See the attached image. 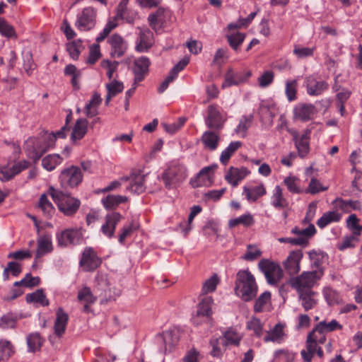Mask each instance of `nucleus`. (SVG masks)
I'll use <instances>...</instances> for the list:
<instances>
[{
  "label": "nucleus",
  "instance_id": "obj_1",
  "mask_svg": "<svg viewBox=\"0 0 362 362\" xmlns=\"http://www.w3.org/2000/svg\"><path fill=\"white\" fill-rule=\"evenodd\" d=\"M255 277L248 269L239 270L235 276V293L243 301L252 300L257 293Z\"/></svg>",
  "mask_w": 362,
  "mask_h": 362
},
{
  "label": "nucleus",
  "instance_id": "obj_2",
  "mask_svg": "<svg viewBox=\"0 0 362 362\" xmlns=\"http://www.w3.org/2000/svg\"><path fill=\"white\" fill-rule=\"evenodd\" d=\"M49 192L59 210L65 216H71L77 212L81 205L79 199L52 187H49Z\"/></svg>",
  "mask_w": 362,
  "mask_h": 362
},
{
  "label": "nucleus",
  "instance_id": "obj_3",
  "mask_svg": "<svg viewBox=\"0 0 362 362\" xmlns=\"http://www.w3.org/2000/svg\"><path fill=\"white\" fill-rule=\"evenodd\" d=\"M186 177V168L183 165L177 163H171L162 175V180L168 189L176 187Z\"/></svg>",
  "mask_w": 362,
  "mask_h": 362
},
{
  "label": "nucleus",
  "instance_id": "obj_4",
  "mask_svg": "<svg viewBox=\"0 0 362 362\" xmlns=\"http://www.w3.org/2000/svg\"><path fill=\"white\" fill-rule=\"evenodd\" d=\"M323 275V269L303 272L291 280V285L298 292L312 291L311 288Z\"/></svg>",
  "mask_w": 362,
  "mask_h": 362
},
{
  "label": "nucleus",
  "instance_id": "obj_5",
  "mask_svg": "<svg viewBox=\"0 0 362 362\" xmlns=\"http://www.w3.org/2000/svg\"><path fill=\"white\" fill-rule=\"evenodd\" d=\"M98 11L93 6H87L78 14L75 26L80 31H89L96 25Z\"/></svg>",
  "mask_w": 362,
  "mask_h": 362
},
{
  "label": "nucleus",
  "instance_id": "obj_6",
  "mask_svg": "<svg viewBox=\"0 0 362 362\" xmlns=\"http://www.w3.org/2000/svg\"><path fill=\"white\" fill-rule=\"evenodd\" d=\"M258 267L264 273L269 284H277L283 276V270L280 265L269 259H263L260 260Z\"/></svg>",
  "mask_w": 362,
  "mask_h": 362
},
{
  "label": "nucleus",
  "instance_id": "obj_7",
  "mask_svg": "<svg viewBox=\"0 0 362 362\" xmlns=\"http://www.w3.org/2000/svg\"><path fill=\"white\" fill-rule=\"evenodd\" d=\"M227 120V114L221 112V108L216 104L209 105L205 117V124L208 128L216 131L223 129Z\"/></svg>",
  "mask_w": 362,
  "mask_h": 362
},
{
  "label": "nucleus",
  "instance_id": "obj_8",
  "mask_svg": "<svg viewBox=\"0 0 362 362\" xmlns=\"http://www.w3.org/2000/svg\"><path fill=\"white\" fill-rule=\"evenodd\" d=\"M102 264V259L92 247H86L79 262L84 272H93Z\"/></svg>",
  "mask_w": 362,
  "mask_h": 362
},
{
  "label": "nucleus",
  "instance_id": "obj_9",
  "mask_svg": "<svg viewBox=\"0 0 362 362\" xmlns=\"http://www.w3.org/2000/svg\"><path fill=\"white\" fill-rule=\"evenodd\" d=\"M325 341V337L319 336L312 331L307 337L306 349H303L300 352L304 362H311L313 354H315L319 344H324Z\"/></svg>",
  "mask_w": 362,
  "mask_h": 362
},
{
  "label": "nucleus",
  "instance_id": "obj_10",
  "mask_svg": "<svg viewBox=\"0 0 362 362\" xmlns=\"http://www.w3.org/2000/svg\"><path fill=\"white\" fill-rule=\"evenodd\" d=\"M59 179L62 187H74L81 182L83 175L79 168L71 166L61 173Z\"/></svg>",
  "mask_w": 362,
  "mask_h": 362
},
{
  "label": "nucleus",
  "instance_id": "obj_11",
  "mask_svg": "<svg viewBox=\"0 0 362 362\" xmlns=\"http://www.w3.org/2000/svg\"><path fill=\"white\" fill-rule=\"evenodd\" d=\"M217 167L216 164H214L203 168L196 177L191 180L190 183L192 186L194 188L202 186H211L214 182V173Z\"/></svg>",
  "mask_w": 362,
  "mask_h": 362
},
{
  "label": "nucleus",
  "instance_id": "obj_12",
  "mask_svg": "<svg viewBox=\"0 0 362 362\" xmlns=\"http://www.w3.org/2000/svg\"><path fill=\"white\" fill-rule=\"evenodd\" d=\"M107 42L110 47V54L114 58L124 56L128 49L127 40L117 33L110 35Z\"/></svg>",
  "mask_w": 362,
  "mask_h": 362
},
{
  "label": "nucleus",
  "instance_id": "obj_13",
  "mask_svg": "<svg viewBox=\"0 0 362 362\" xmlns=\"http://www.w3.org/2000/svg\"><path fill=\"white\" fill-rule=\"evenodd\" d=\"M310 130L308 129L304 130L301 135L296 131L291 133L296 148L298 150V155L302 158H305L310 151Z\"/></svg>",
  "mask_w": 362,
  "mask_h": 362
},
{
  "label": "nucleus",
  "instance_id": "obj_14",
  "mask_svg": "<svg viewBox=\"0 0 362 362\" xmlns=\"http://www.w3.org/2000/svg\"><path fill=\"white\" fill-rule=\"evenodd\" d=\"M31 165V163L27 160H21L14 162L12 165L3 167L1 169V177L4 181H8L13 178L22 171L28 169Z\"/></svg>",
  "mask_w": 362,
  "mask_h": 362
},
{
  "label": "nucleus",
  "instance_id": "obj_15",
  "mask_svg": "<svg viewBox=\"0 0 362 362\" xmlns=\"http://www.w3.org/2000/svg\"><path fill=\"white\" fill-rule=\"evenodd\" d=\"M303 257L301 250H292L283 262L286 272L290 275H295L300 270V261Z\"/></svg>",
  "mask_w": 362,
  "mask_h": 362
},
{
  "label": "nucleus",
  "instance_id": "obj_16",
  "mask_svg": "<svg viewBox=\"0 0 362 362\" xmlns=\"http://www.w3.org/2000/svg\"><path fill=\"white\" fill-rule=\"evenodd\" d=\"M25 150L34 160H39L47 151L41 136L29 138L25 141Z\"/></svg>",
  "mask_w": 362,
  "mask_h": 362
},
{
  "label": "nucleus",
  "instance_id": "obj_17",
  "mask_svg": "<svg viewBox=\"0 0 362 362\" xmlns=\"http://www.w3.org/2000/svg\"><path fill=\"white\" fill-rule=\"evenodd\" d=\"M82 228H71L66 229L58 235V243L60 245L67 246L76 244L82 238Z\"/></svg>",
  "mask_w": 362,
  "mask_h": 362
},
{
  "label": "nucleus",
  "instance_id": "obj_18",
  "mask_svg": "<svg viewBox=\"0 0 362 362\" xmlns=\"http://www.w3.org/2000/svg\"><path fill=\"white\" fill-rule=\"evenodd\" d=\"M317 113V109L313 104L300 103L293 108V117L296 119L308 122Z\"/></svg>",
  "mask_w": 362,
  "mask_h": 362
},
{
  "label": "nucleus",
  "instance_id": "obj_19",
  "mask_svg": "<svg viewBox=\"0 0 362 362\" xmlns=\"http://www.w3.org/2000/svg\"><path fill=\"white\" fill-rule=\"evenodd\" d=\"M151 64L149 59L146 57H141L134 60L133 73L134 74V85L142 81L148 74Z\"/></svg>",
  "mask_w": 362,
  "mask_h": 362
},
{
  "label": "nucleus",
  "instance_id": "obj_20",
  "mask_svg": "<svg viewBox=\"0 0 362 362\" xmlns=\"http://www.w3.org/2000/svg\"><path fill=\"white\" fill-rule=\"evenodd\" d=\"M250 173V171L245 167H230L225 174V180L228 184L235 187Z\"/></svg>",
  "mask_w": 362,
  "mask_h": 362
},
{
  "label": "nucleus",
  "instance_id": "obj_21",
  "mask_svg": "<svg viewBox=\"0 0 362 362\" xmlns=\"http://www.w3.org/2000/svg\"><path fill=\"white\" fill-rule=\"evenodd\" d=\"M123 216L118 212H112L105 216V222L101 227L103 233L108 238L114 235L116 226L122 221Z\"/></svg>",
  "mask_w": 362,
  "mask_h": 362
},
{
  "label": "nucleus",
  "instance_id": "obj_22",
  "mask_svg": "<svg viewBox=\"0 0 362 362\" xmlns=\"http://www.w3.org/2000/svg\"><path fill=\"white\" fill-rule=\"evenodd\" d=\"M77 300L83 305V312L90 313V308L96 302L97 297L93 295L89 287L84 286L78 290Z\"/></svg>",
  "mask_w": 362,
  "mask_h": 362
},
{
  "label": "nucleus",
  "instance_id": "obj_23",
  "mask_svg": "<svg viewBox=\"0 0 362 362\" xmlns=\"http://www.w3.org/2000/svg\"><path fill=\"white\" fill-rule=\"evenodd\" d=\"M153 33L148 30H141L136 45V50L139 52H147L153 45Z\"/></svg>",
  "mask_w": 362,
  "mask_h": 362
},
{
  "label": "nucleus",
  "instance_id": "obj_24",
  "mask_svg": "<svg viewBox=\"0 0 362 362\" xmlns=\"http://www.w3.org/2000/svg\"><path fill=\"white\" fill-rule=\"evenodd\" d=\"M306 88L310 95H319L327 89L328 84L310 76L306 78Z\"/></svg>",
  "mask_w": 362,
  "mask_h": 362
},
{
  "label": "nucleus",
  "instance_id": "obj_25",
  "mask_svg": "<svg viewBox=\"0 0 362 362\" xmlns=\"http://www.w3.org/2000/svg\"><path fill=\"white\" fill-rule=\"evenodd\" d=\"M341 329L342 325L336 320H332L329 322L325 320L320 322L315 326L313 331L315 334L326 338L327 333L334 332L335 330H341Z\"/></svg>",
  "mask_w": 362,
  "mask_h": 362
},
{
  "label": "nucleus",
  "instance_id": "obj_26",
  "mask_svg": "<svg viewBox=\"0 0 362 362\" xmlns=\"http://www.w3.org/2000/svg\"><path fill=\"white\" fill-rule=\"evenodd\" d=\"M69 321V315L63 309L59 308L56 312V320L54 325V334L61 337L65 332Z\"/></svg>",
  "mask_w": 362,
  "mask_h": 362
},
{
  "label": "nucleus",
  "instance_id": "obj_27",
  "mask_svg": "<svg viewBox=\"0 0 362 362\" xmlns=\"http://www.w3.org/2000/svg\"><path fill=\"white\" fill-rule=\"evenodd\" d=\"M168 11L163 8H158L154 13L149 15L148 20L150 26L156 32H158L165 23Z\"/></svg>",
  "mask_w": 362,
  "mask_h": 362
},
{
  "label": "nucleus",
  "instance_id": "obj_28",
  "mask_svg": "<svg viewBox=\"0 0 362 362\" xmlns=\"http://www.w3.org/2000/svg\"><path fill=\"white\" fill-rule=\"evenodd\" d=\"M251 76V73L248 71L246 76H243L241 73L234 72L230 69L225 74V80L222 84V88H226L234 85H238L246 81Z\"/></svg>",
  "mask_w": 362,
  "mask_h": 362
},
{
  "label": "nucleus",
  "instance_id": "obj_29",
  "mask_svg": "<svg viewBox=\"0 0 362 362\" xmlns=\"http://www.w3.org/2000/svg\"><path fill=\"white\" fill-rule=\"evenodd\" d=\"M201 141L205 149L214 151L218 146L220 136L214 131H206L201 137Z\"/></svg>",
  "mask_w": 362,
  "mask_h": 362
},
{
  "label": "nucleus",
  "instance_id": "obj_30",
  "mask_svg": "<svg viewBox=\"0 0 362 362\" xmlns=\"http://www.w3.org/2000/svg\"><path fill=\"white\" fill-rule=\"evenodd\" d=\"M243 193L245 194L248 202H255L259 198L266 194L267 190L264 184L260 183L258 185L252 187L245 186L243 187Z\"/></svg>",
  "mask_w": 362,
  "mask_h": 362
},
{
  "label": "nucleus",
  "instance_id": "obj_31",
  "mask_svg": "<svg viewBox=\"0 0 362 362\" xmlns=\"http://www.w3.org/2000/svg\"><path fill=\"white\" fill-rule=\"evenodd\" d=\"M88 122L85 118L77 119L73 127L71 139L73 141L82 139L88 132Z\"/></svg>",
  "mask_w": 362,
  "mask_h": 362
},
{
  "label": "nucleus",
  "instance_id": "obj_32",
  "mask_svg": "<svg viewBox=\"0 0 362 362\" xmlns=\"http://www.w3.org/2000/svg\"><path fill=\"white\" fill-rule=\"evenodd\" d=\"M128 201V197L122 195L108 194L103 197L101 202L107 210L116 209L119 204L126 203Z\"/></svg>",
  "mask_w": 362,
  "mask_h": 362
},
{
  "label": "nucleus",
  "instance_id": "obj_33",
  "mask_svg": "<svg viewBox=\"0 0 362 362\" xmlns=\"http://www.w3.org/2000/svg\"><path fill=\"white\" fill-rule=\"evenodd\" d=\"M68 131V128L66 124L62 127V129L56 132H45L44 133L41 137L42 139L43 143L45 144L47 150L49 148H52L54 146L55 141L57 137L59 138H64L66 135V132Z\"/></svg>",
  "mask_w": 362,
  "mask_h": 362
},
{
  "label": "nucleus",
  "instance_id": "obj_34",
  "mask_svg": "<svg viewBox=\"0 0 362 362\" xmlns=\"http://www.w3.org/2000/svg\"><path fill=\"white\" fill-rule=\"evenodd\" d=\"M285 325L282 323H277L273 329L268 331L264 337L265 342L272 341L280 343L284 337Z\"/></svg>",
  "mask_w": 362,
  "mask_h": 362
},
{
  "label": "nucleus",
  "instance_id": "obj_35",
  "mask_svg": "<svg viewBox=\"0 0 362 362\" xmlns=\"http://www.w3.org/2000/svg\"><path fill=\"white\" fill-rule=\"evenodd\" d=\"M341 217L342 214L334 209L323 214V215L317 220L316 223L319 228H324L332 223L340 221Z\"/></svg>",
  "mask_w": 362,
  "mask_h": 362
},
{
  "label": "nucleus",
  "instance_id": "obj_36",
  "mask_svg": "<svg viewBox=\"0 0 362 362\" xmlns=\"http://www.w3.org/2000/svg\"><path fill=\"white\" fill-rule=\"evenodd\" d=\"M301 305L305 311L313 308L317 303V293L313 291L298 292Z\"/></svg>",
  "mask_w": 362,
  "mask_h": 362
},
{
  "label": "nucleus",
  "instance_id": "obj_37",
  "mask_svg": "<svg viewBox=\"0 0 362 362\" xmlns=\"http://www.w3.org/2000/svg\"><path fill=\"white\" fill-rule=\"evenodd\" d=\"M28 351L35 353L40 351L44 342L45 339L38 332L30 333L26 338Z\"/></svg>",
  "mask_w": 362,
  "mask_h": 362
},
{
  "label": "nucleus",
  "instance_id": "obj_38",
  "mask_svg": "<svg viewBox=\"0 0 362 362\" xmlns=\"http://www.w3.org/2000/svg\"><path fill=\"white\" fill-rule=\"evenodd\" d=\"M102 102L100 95L95 92L93 94L90 101L84 107V113L88 117H93L98 114V106Z\"/></svg>",
  "mask_w": 362,
  "mask_h": 362
},
{
  "label": "nucleus",
  "instance_id": "obj_39",
  "mask_svg": "<svg viewBox=\"0 0 362 362\" xmlns=\"http://www.w3.org/2000/svg\"><path fill=\"white\" fill-rule=\"evenodd\" d=\"M105 87L107 91V94L105 98V105H108L112 98L122 92L124 85L122 82L114 79L107 83L105 85Z\"/></svg>",
  "mask_w": 362,
  "mask_h": 362
},
{
  "label": "nucleus",
  "instance_id": "obj_40",
  "mask_svg": "<svg viewBox=\"0 0 362 362\" xmlns=\"http://www.w3.org/2000/svg\"><path fill=\"white\" fill-rule=\"evenodd\" d=\"M236 29L228 30V33L226 35V39L230 46L236 52L239 50L240 46L243 42L245 35V33H240L235 30Z\"/></svg>",
  "mask_w": 362,
  "mask_h": 362
},
{
  "label": "nucleus",
  "instance_id": "obj_41",
  "mask_svg": "<svg viewBox=\"0 0 362 362\" xmlns=\"http://www.w3.org/2000/svg\"><path fill=\"white\" fill-rule=\"evenodd\" d=\"M272 204L276 209H281L288 206V200L283 195V190L279 186H276L272 197Z\"/></svg>",
  "mask_w": 362,
  "mask_h": 362
},
{
  "label": "nucleus",
  "instance_id": "obj_42",
  "mask_svg": "<svg viewBox=\"0 0 362 362\" xmlns=\"http://www.w3.org/2000/svg\"><path fill=\"white\" fill-rule=\"evenodd\" d=\"M214 303V300L211 296H205L202 298L201 301L197 305V313H199V315H204L208 317H212L213 310H212V304Z\"/></svg>",
  "mask_w": 362,
  "mask_h": 362
},
{
  "label": "nucleus",
  "instance_id": "obj_43",
  "mask_svg": "<svg viewBox=\"0 0 362 362\" xmlns=\"http://www.w3.org/2000/svg\"><path fill=\"white\" fill-rule=\"evenodd\" d=\"M53 249L52 240L49 237L44 236L37 241V249L35 254V258L38 259L47 253L52 252Z\"/></svg>",
  "mask_w": 362,
  "mask_h": 362
},
{
  "label": "nucleus",
  "instance_id": "obj_44",
  "mask_svg": "<svg viewBox=\"0 0 362 362\" xmlns=\"http://www.w3.org/2000/svg\"><path fill=\"white\" fill-rule=\"evenodd\" d=\"M254 217L249 213L243 214L239 217L232 218L228 221V226L230 228H234L239 225H242L245 228H248L254 225Z\"/></svg>",
  "mask_w": 362,
  "mask_h": 362
},
{
  "label": "nucleus",
  "instance_id": "obj_45",
  "mask_svg": "<svg viewBox=\"0 0 362 362\" xmlns=\"http://www.w3.org/2000/svg\"><path fill=\"white\" fill-rule=\"evenodd\" d=\"M14 353L15 349L11 341L0 340V362H7Z\"/></svg>",
  "mask_w": 362,
  "mask_h": 362
},
{
  "label": "nucleus",
  "instance_id": "obj_46",
  "mask_svg": "<svg viewBox=\"0 0 362 362\" xmlns=\"http://www.w3.org/2000/svg\"><path fill=\"white\" fill-rule=\"evenodd\" d=\"M144 180V175L140 174L135 175L134 177H131L129 185L127 189L134 193H142L145 189Z\"/></svg>",
  "mask_w": 362,
  "mask_h": 362
},
{
  "label": "nucleus",
  "instance_id": "obj_47",
  "mask_svg": "<svg viewBox=\"0 0 362 362\" xmlns=\"http://www.w3.org/2000/svg\"><path fill=\"white\" fill-rule=\"evenodd\" d=\"M38 209L41 210L45 217L47 218L52 216L55 211L54 207L49 201L45 194H42L39 199Z\"/></svg>",
  "mask_w": 362,
  "mask_h": 362
},
{
  "label": "nucleus",
  "instance_id": "obj_48",
  "mask_svg": "<svg viewBox=\"0 0 362 362\" xmlns=\"http://www.w3.org/2000/svg\"><path fill=\"white\" fill-rule=\"evenodd\" d=\"M262 255V252L257 245L249 244L241 258L245 261L253 262L259 259Z\"/></svg>",
  "mask_w": 362,
  "mask_h": 362
},
{
  "label": "nucleus",
  "instance_id": "obj_49",
  "mask_svg": "<svg viewBox=\"0 0 362 362\" xmlns=\"http://www.w3.org/2000/svg\"><path fill=\"white\" fill-rule=\"evenodd\" d=\"M242 146L240 141L231 142L228 146L222 151L220 156V161L222 164L226 165L231 156L235 153V151Z\"/></svg>",
  "mask_w": 362,
  "mask_h": 362
},
{
  "label": "nucleus",
  "instance_id": "obj_50",
  "mask_svg": "<svg viewBox=\"0 0 362 362\" xmlns=\"http://www.w3.org/2000/svg\"><path fill=\"white\" fill-rule=\"evenodd\" d=\"M63 160L59 154H49L42 160V165L48 171L54 170Z\"/></svg>",
  "mask_w": 362,
  "mask_h": 362
},
{
  "label": "nucleus",
  "instance_id": "obj_51",
  "mask_svg": "<svg viewBox=\"0 0 362 362\" xmlns=\"http://www.w3.org/2000/svg\"><path fill=\"white\" fill-rule=\"evenodd\" d=\"M292 233L298 235L300 238H306L307 245L309 244V239L316 233V229L313 223L308 224V226L304 229H300L295 227L291 230Z\"/></svg>",
  "mask_w": 362,
  "mask_h": 362
},
{
  "label": "nucleus",
  "instance_id": "obj_52",
  "mask_svg": "<svg viewBox=\"0 0 362 362\" xmlns=\"http://www.w3.org/2000/svg\"><path fill=\"white\" fill-rule=\"evenodd\" d=\"M242 335L233 328H229L224 332L225 345L238 346L242 339Z\"/></svg>",
  "mask_w": 362,
  "mask_h": 362
},
{
  "label": "nucleus",
  "instance_id": "obj_53",
  "mask_svg": "<svg viewBox=\"0 0 362 362\" xmlns=\"http://www.w3.org/2000/svg\"><path fill=\"white\" fill-rule=\"evenodd\" d=\"M298 83L297 79L287 80L285 84V93L288 101H293L297 98Z\"/></svg>",
  "mask_w": 362,
  "mask_h": 362
},
{
  "label": "nucleus",
  "instance_id": "obj_54",
  "mask_svg": "<svg viewBox=\"0 0 362 362\" xmlns=\"http://www.w3.org/2000/svg\"><path fill=\"white\" fill-rule=\"evenodd\" d=\"M219 283L220 279L218 275L216 274H213L203 283L202 293L203 294H207L214 292Z\"/></svg>",
  "mask_w": 362,
  "mask_h": 362
},
{
  "label": "nucleus",
  "instance_id": "obj_55",
  "mask_svg": "<svg viewBox=\"0 0 362 362\" xmlns=\"http://www.w3.org/2000/svg\"><path fill=\"white\" fill-rule=\"evenodd\" d=\"M26 300L28 303H37L42 306L49 305V300L47 299L42 290H37L34 293L28 294L26 296Z\"/></svg>",
  "mask_w": 362,
  "mask_h": 362
},
{
  "label": "nucleus",
  "instance_id": "obj_56",
  "mask_svg": "<svg viewBox=\"0 0 362 362\" xmlns=\"http://www.w3.org/2000/svg\"><path fill=\"white\" fill-rule=\"evenodd\" d=\"M271 293L269 291H265L261 294L257 299L254 310L257 313L263 312L266 310L267 305L270 303Z\"/></svg>",
  "mask_w": 362,
  "mask_h": 362
},
{
  "label": "nucleus",
  "instance_id": "obj_57",
  "mask_svg": "<svg viewBox=\"0 0 362 362\" xmlns=\"http://www.w3.org/2000/svg\"><path fill=\"white\" fill-rule=\"evenodd\" d=\"M18 317L16 314L8 313L0 318V327L3 329L14 328Z\"/></svg>",
  "mask_w": 362,
  "mask_h": 362
},
{
  "label": "nucleus",
  "instance_id": "obj_58",
  "mask_svg": "<svg viewBox=\"0 0 362 362\" xmlns=\"http://www.w3.org/2000/svg\"><path fill=\"white\" fill-rule=\"evenodd\" d=\"M253 117L252 115L243 116L239 122L238 125L235 129L237 134L244 137L246 135L247 129L251 127L252 124Z\"/></svg>",
  "mask_w": 362,
  "mask_h": 362
},
{
  "label": "nucleus",
  "instance_id": "obj_59",
  "mask_svg": "<svg viewBox=\"0 0 362 362\" xmlns=\"http://www.w3.org/2000/svg\"><path fill=\"white\" fill-rule=\"evenodd\" d=\"M83 49L81 40L70 42L66 45V49L73 59H78L81 52Z\"/></svg>",
  "mask_w": 362,
  "mask_h": 362
},
{
  "label": "nucleus",
  "instance_id": "obj_60",
  "mask_svg": "<svg viewBox=\"0 0 362 362\" xmlns=\"http://www.w3.org/2000/svg\"><path fill=\"white\" fill-rule=\"evenodd\" d=\"M0 33L8 38H17L14 28L2 18H0Z\"/></svg>",
  "mask_w": 362,
  "mask_h": 362
},
{
  "label": "nucleus",
  "instance_id": "obj_61",
  "mask_svg": "<svg viewBox=\"0 0 362 362\" xmlns=\"http://www.w3.org/2000/svg\"><path fill=\"white\" fill-rule=\"evenodd\" d=\"M308 255L313 267H315L316 270L322 269L321 266L325 259L324 253L313 250L308 252Z\"/></svg>",
  "mask_w": 362,
  "mask_h": 362
},
{
  "label": "nucleus",
  "instance_id": "obj_62",
  "mask_svg": "<svg viewBox=\"0 0 362 362\" xmlns=\"http://www.w3.org/2000/svg\"><path fill=\"white\" fill-rule=\"evenodd\" d=\"M23 69L28 76H30L33 71L36 69V64L33 61V54L30 52H23Z\"/></svg>",
  "mask_w": 362,
  "mask_h": 362
},
{
  "label": "nucleus",
  "instance_id": "obj_63",
  "mask_svg": "<svg viewBox=\"0 0 362 362\" xmlns=\"http://www.w3.org/2000/svg\"><path fill=\"white\" fill-rule=\"evenodd\" d=\"M347 227L351 230L353 235H361L362 226L359 225V219L356 214H351L346 220Z\"/></svg>",
  "mask_w": 362,
  "mask_h": 362
},
{
  "label": "nucleus",
  "instance_id": "obj_64",
  "mask_svg": "<svg viewBox=\"0 0 362 362\" xmlns=\"http://www.w3.org/2000/svg\"><path fill=\"white\" fill-rule=\"evenodd\" d=\"M247 328L254 332L255 335L260 337L263 334V324L259 319L252 317L247 322Z\"/></svg>",
  "mask_w": 362,
  "mask_h": 362
}]
</instances>
